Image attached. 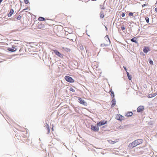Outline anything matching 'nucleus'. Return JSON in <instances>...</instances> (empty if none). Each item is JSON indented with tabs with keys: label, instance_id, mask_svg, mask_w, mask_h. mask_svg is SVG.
Listing matches in <instances>:
<instances>
[{
	"label": "nucleus",
	"instance_id": "nucleus-8",
	"mask_svg": "<svg viewBox=\"0 0 157 157\" xmlns=\"http://www.w3.org/2000/svg\"><path fill=\"white\" fill-rule=\"evenodd\" d=\"M16 46L13 45L12 48H8V50L11 52H15L17 50Z\"/></svg>",
	"mask_w": 157,
	"mask_h": 157
},
{
	"label": "nucleus",
	"instance_id": "nucleus-5",
	"mask_svg": "<svg viewBox=\"0 0 157 157\" xmlns=\"http://www.w3.org/2000/svg\"><path fill=\"white\" fill-rule=\"evenodd\" d=\"M98 126H98V125H96L94 126L92 125L91 127V128L92 130L94 132H96L98 131L99 130Z\"/></svg>",
	"mask_w": 157,
	"mask_h": 157
},
{
	"label": "nucleus",
	"instance_id": "nucleus-21",
	"mask_svg": "<svg viewBox=\"0 0 157 157\" xmlns=\"http://www.w3.org/2000/svg\"><path fill=\"white\" fill-rule=\"evenodd\" d=\"M127 76H128V79L129 80H131L132 79V77H131V75H129V73L128 72H127Z\"/></svg>",
	"mask_w": 157,
	"mask_h": 157
},
{
	"label": "nucleus",
	"instance_id": "nucleus-1",
	"mask_svg": "<svg viewBox=\"0 0 157 157\" xmlns=\"http://www.w3.org/2000/svg\"><path fill=\"white\" fill-rule=\"evenodd\" d=\"M142 143V140L141 139L137 140L129 144V147H135L141 144Z\"/></svg>",
	"mask_w": 157,
	"mask_h": 157
},
{
	"label": "nucleus",
	"instance_id": "nucleus-35",
	"mask_svg": "<svg viewBox=\"0 0 157 157\" xmlns=\"http://www.w3.org/2000/svg\"><path fill=\"white\" fill-rule=\"evenodd\" d=\"M27 8L24 9L22 11H25V10H27Z\"/></svg>",
	"mask_w": 157,
	"mask_h": 157
},
{
	"label": "nucleus",
	"instance_id": "nucleus-6",
	"mask_svg": "<svg viewBox=\"0 0 157 157\" xmlns=\"http://www.w3.org/2000/svg\"><path fill=\"white\" fill-rule=\"evenodd\" d=\"M107 123V121H101L100 122L98 123L97 125L99 126H101L102 125H104Z\"/></svg>",
	"mask_w": 157,
	"mask_h": 157
},
{
	"label": "nucleus",
	"instance_id": "nucleus-15",
	"mask_svg": "<svg viewBox=\"0 0 157 157\" xmlns=\"http://www.w3.org/2000/svg\"><path fill=\"white\" fill-rule=\"evenodd\" d=\"M111 102L112 103V104L111 105V107H114V106H115V105H116V101L115 99H113L111 101Z\"/></svg>",
	"mask_w": 157,
	"mask_h": 157
},
{
	"label": "nucleus",
	"instance_id": "nucleus-36",
	"mask_svg": "<svg viewBox=\"0 0 157 157\" xmlns=\"http://www.w3.org/2000/svg\"><path fill=\"white\" fill-rule=\"evenodd\" d=\"M3 0H0V4L2 2Z\"/></svg>",
	"mask_w": 157,
	"mask_h": 157
},
{
	"label": "nucleus",
	"instance_id": "nucleus-28",
	"mask_svg": "<svg viewBox=\"0 0 157 157\" xmlns=\"http://www.w3.org/2000/svg\"><path fill=\"white\" fill-rule=\"evenodd\" d=\"M70 90L73 92L75 91V90L72 88H70Z\"/></svg>",
	"mask_w": 157,
	"mask_h": 157
},
{
	"label": "nucleus",
	"instance_id": "nucleus-2",
	"mask_svg": "<svg viewBox=\"0 0 157 157\" xmlns=\"http://www.w3.org/2000/svg\"><path fill=\"white\" fill-rule=\"evenodd\" d=\"M104 40H106L108 43H105L104 42L103 43V44H101V46L102 47L108 46V44H109L110 42V40L108 35H106L105 36L104 38Z\"/></svg>",
	"mask_w": 157,
	"mask_h": 157
},
{
	"label": "nucleus",
	"instance_id": "nucleus-27",
	"mask_svg": "<svg viewBox=\"0 0 157 157\" xmlns=\"http://www.w3.org/2000/svg\"><path fill=\"white\" fill-rule=\"evenodd\" d=\"M24 1L26 4H27L29 2L28 0H24Z\"/></svg>",
	"mask_w": 157,
	"mask_h": 157
},
{
	"label": "nucleus",
	"instance_id": "nucleus-25",
	"mask_svg": "<svg viewBox=\"0 0 157 157\" xmlns=\"http://www.w3.org/2000/svg\"><path fill=\"white\" fill-rule=\"evenodd\" d=\"M21 18V15H19L17 17V20H19Z\"/></svg>",
	"mask_w": 157,
	"mask_h": 157
},
{
	"label": "nucleus",
	"instance_id": "nucleus-33",
	"mask_svg": "<svg viewBox=\"0 0 157 157\" xmlns=\"http://www.w3.org/2000/svg\"><path fill=\"white\" fill-rule=\"evenodd\" d=\"M155 7H156V6L157 7V1H156V3L155 4Z\"/></svg>",
	"mask_w": 157,
	"mask_h": 157
},
{
	"label": "nucleus",
	"instance_id": "nucleus-26",
	"mask_svg": "<svg viewBox=\"0 0 157 157\" xmlns=\"http://www.w3.org/2000/svg\"><path fill=\"white\" fill-rule=\"evenodd\" d=\"M129 15L130 16H133V14L132 12H130L129 13Z\"/></svg>",
	"mask_w": 157,
	"mask_h": 157
},
{
	"label": "nucleus",
	"instance_id": "nucleus-9",
	"mask_svg": "<svg viewBox=\"0 0 157 157\" xmlns=\"http://www.w3.org/2000/svg\"><path fill=\"white\" fill-rule=\"evenodd\" d=\"M44 24L41 23L38 24L37 26V28L38 29H42L44 28Z\"/></svg>",
	"mask_w": 157,
	"mask_h": 157
},
{
	"label": "nucleus",
	"instance_id": "nucleus-11",
	"mask_svg": "<svg viewBox=\"0 0 157 157\" xmlns=\"http://www.w3.org/2000/svg\"><path fill=\"white\" fill-rule=\"evenodd\" d=\"M144 109V107L143 106H139L137 108V111L138 112H141Z\"/></svg>",
	"mask_w": 157,
	"mask_h": 157
},
{
	"label": "nucleus",
	"instance_id": "nucleus-13",
	"mask_svg": "<svg viewBox=\"0 0 157 157\" xmlns=\"http://www.w3.org/2000/svg\"><path fill=\"white\" fill-rule=\"evenodd\" d=\"M14 13V10L13 9H11L10 13L8 14V17H11L13 15Z\"/></svg>",
	"mask_w": 157,
	"mask_h": 157
},
{
	"label": "nucleus",
	"instance_id": "nucleus-3",
	"mask_svg": "<svg viewBox=\"0 0 157 157\" xmlns=\"http://www.w3.org/2000/svg\"><path fill=\"white\" fill-rule=\"evenodd\" d=\"M65 80L68 82L71 83L74 82V80L71 77L67 75L65 77Z\"/></svg>",
	"mask_w": 157,
	"mask_h": 157
},
{
	"label": "nucleus",
	"instance_id": "nucleus-37",
	"mask_svg": "<svg viewBox=\"0 0 157 157\" xmlns=\"http://www.w3.org/2000/svg\"><path fill=\"white\" fill-rule=\"evenodd\" d=\"M82 49H83V47H82Z\"/></svg>",
	"mask_w": 157,
	"mask_h": 157
},
{
	"label": "nucleus",
	"instance_id": "nucleus-22",
	"mask_svg": "<svg viewBox=\"0 0 157 157\" xmlns=\"http://www.w3.org/2000/svg\"><path fill=\"white\" fill-rule=\"evenodd\" d=\"M117 142V141L115 140L113 141L111 140H110L109 141V143L111 144H114L116 143Z\"/></svg>",
	"mask_w": 157,
	"mask_h": 157
},
{
	"label": "nucleus",
	"instance_id": "nucleus-23",
	"mask_svg": "<svg viewBox=\"0 0 157 157\" xmlns=\"http://www.w3.org/2000/svg\"><path fill=\"white\" fill-rule=\"evenodd\" d=\"M148 61H149V63L151 65L153 64V62L152 60H151V59H148Z\"/></svg>",
	"mask_w": 157,
	"mask_h": 157
},
{
	"label": "nucleus",
	"instance_id": "nucleus-29",
	"mask_svg": "<svg viewBox=\"0 0 157 157\" xmlns=\"http://www.w3.org/2000/svg\"><path fill=\"white\" fill-rule=\"evenodd\" d=\"M121 29L122 30H125V28L124 27V26H122L121 27Z\"/></svg>",
	"mask_w": 157,
	"mask_h": 157
},
{
	"label": "nucleus",
	"instance_id": "nucleus-31",
	"mask_svg": "<svg viewBox=\"0 0 157 157\" xmlns=\"http://www.w3.org/2000/svg\"><path fill=\"white\" fill-rule=\"evenodd\" d=\"M147 4H144V5H142V7H144L145 6H147Z\"/></svg>",
	"mask_w": 157,
	"mask_h": 157
},
{
	"label": "nucleus",
	"instance_id": "nucleus-18",
	"mask_svg": "<svg viewBox=\"0 0 157 157\" xmlns=\"http://www.w3.org/2000/svg\"><path fill=\"white\" fill-rule=\"evenodd\" d=\"M104 14L103 12V11H101L100 13V17L101 18H102L104 17Z\"/></svg>",
	"mask_w": 157,
	"mask_h": 157
},
{
	"label": "nucleus",
	"instance_id": "nucleus-24",
	"mask_svg": "<svg viewBox=\"0 0 157 157\" xmlns=\"http://www.w3.org/2000/svg\"><path fill=\"white\" fill-rule=\"evenodd\" d=\"M145 19L147 23H148L149 22V18L148 17H145Z\"/></svg>",
	"mask_w": 157,
	"mask_h": 157
},
{
	"label": "nucleus",
	"instance_id": "nucleus-14",
	"mask_svg": "<svg viewBox=\"0 0 157 157\" xmlns=\"http://www.w3.org/2000/svg\"><path fill=\"white\" fill-rule=\"evenodd\" d=\"M44 126L45 127L46 129L48 130V133H49L50 131L49 125L48 124H46Z\"/></svg>",
	"mask_w": 157,
	"mask_h": 157
},
{
	"label": "nucleus",
	"instance_id": "nucleus-17",
	"mask_svg": "<svg viewBox=\"0 0 157 157\" xmlns=\"http://www.w3.org/2000/svg\"><path fill=\"white\" fill-rule=\"evenodd\" d=\"M136 37H134L131 40V41L135 42L136 43H137V42L136 40Z\"/></svg>",
	"mask_w": 157,
	"mask_h": 157
},
{
	"label": "nucleus",
	"instance_id": "nucleus-7",
	"mask_svg": "<svg viewBox=\"0 0 157 157\" xmlns=\"http://www.w3.org/2000/svg\"><path fill=\"white\" fill-rule=\"evenodd\" d=\"M116 119L120 121H122L124 119V117L120 114H117L116 116Z\"/></svg>",
	"mask_w": 157,
	"mask_h": 157
},
{
	"label": "nucleus",
	"instance_id": "nucleus-10",
	"mask_svg": "<svg viewBox=\"0 0 157 157\" xmlns=\"http://www.w3.org/2000/svg\"><path fill=\"white\" fill-rule=\"evenodd\" d=\"M54 52L56 54V55L58 56L59 57H61L62 56L61 53L57 50H54Z\"/></svg>",
	"mask_w": 157,
	"mask_h": 157
},
{
	"label": "nucleus",
	"instance_id": "nucleus-19",
	"mask_svg": "<svg viewBox=\"0 0 157 157\" xmlns=\"http://www.w3.org/2000/svg\"><path fill=\"white\" fill-rule=\"evenodd\" d=\"M109 92H110L111 97H112V98H113L114 96V92L112 91L111 89L110 90Z\"/></svg>",
	"mask_w": 157,
	"mask_h": 157
},
{
	"label": "nucleus",
	"instance_id": "nucleus-12",
	"mask_svg": "<svg viewBox=\"0 0 157 157\" xmlns=\"http://www.w3.org/2000/svg\"><path fill=\"white\" fill-rule=\"evenodd\" d=\"M150 49L148 47H144L143 49V52L145 53H147L148 51H150Z\"/></svg>",
	"mask_w": 157,
	"mask_h": 157
},
{
	"label": "nucleus",
	"instance_id": "nucleus-4",
	"mask_svg": "<svg viewBox=\"0 0 157 157\" xmlns=\"http://www.w3.org/2000/svg\"><path fill=\"white\" fill-rule=\"evenodd\" d=\"M78 102L84 106H86L87 105V103L81 98L78 97Z\"/></svg>",
	"mask_w": 157,
	"mask_h": 157
},
{
	"label": "nucleus",
	"instance_id": "nucleus-30",
	"mask_svg": "<svg viewBox=\"0 0 157 157\" xmlns=\"http://www.w3.org/2000/svg\"><path fill=\"white\" fill-rule=\"evenodd\" d=\"M121 15L122 17H124L125 16V14L124 13H122Z\"/></svg>",
	"mask_w": 157,
	"mask_h": 157
},
{
	"label": "nucleus",
	"instance_id": "nucleus-20",
	"mask_svg": "<svg viewBox=\"0 0 157 157\" xmlns=\"http://www.w3.org/2000/svg\"><path fill=\"white\" fill-rule=\"evenodd\" d=\"M38 20L40 21H44L45 20L44 18L42 17H40L38 18Z\"/></svg>",
	"mask_w": 157,
	"mask_h": 157
},
{
	"label": "nucleus",
	"instance_id": "nucleus-16",
	"mask_svg": "<svg viewBox=\"0 0 157 157\" xmlns=\"http://www.w3.org/2000/svg\"><path fill=\"white\" fill-rule=\"evenodd\" d=\"M133 114L132 112H128L126 114V116L127 117H130L132 116Z\"/></svg>",
	"mask_w": 157,
	"mask_h": 157
},
{
	"label": "nucleus",
	"instance_id": "nucleus-32",
	"mask_svg": "<svg viewBox=\"0 0 157 157\" xmlns=\"http://www.w3.org/2000/svg\"><path fill=\"white\" fill-rule=\"evenodd\" d=\"M155 12H157V7L155 8Z\"/></svg>",
	"mask_w": 157,
	"mask_h": 157
},
{
	"label": "nucleus",
	"instance_id": "nucleus-34",
	"mask_svg": "<svg viewBox=\"0 0 157 157\" xmlns=\"http://www.w3.org/2000/svg\"><path fill=\"white\" fill-rule=\"evenodd\" d=\"M124 70L126 71H127V69L125 67H124Z\"/></svg>",
	"mask_w": 157,
	"mask_h": 157
}]
</instances>
